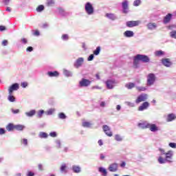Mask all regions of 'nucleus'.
I'll return each mask as SVG.
<instances>
[{
	"mask_svg": "<svg viewBox=\"0 0 176 176\" xmlns=\"http://www.w3.org/2000/svg\"><path fill=\"white\" fill-rule=\"evenodd\" d=\"M140 61L142 63H149L151 59L149 56L142 54H137L133 57V68H138L140 65Z\"/></svg>",
	"mask_w": 176,
	"mask_h": 176,
	"instance_id": "f257e3e1",
	"label": "nucleus"
},
{
	"mask_svg": "<svg viewBox=\"0 0 176 176\" xmlns=\"http://www.w3.org/2000/svg\"><path fill=\"white\" fill-rule=\"evenodd\" d=\"M85 9L87 14L91 15L94 13V8L90 2L86 3Z\"/></svg>",
	"mask_w": 176,
	"mask_h": 176,
	"instance_id": "f03ea898",
	"label": "nucleus"
},
{
	"mask_svg": "<svg viewBox=\"0 0 176 176\" xmlns=\"http://www.w3.org/2000/svg\"><path fill=\"white\" fill-rule=\"evenodd\" d=\"M156 80V76H155V74H148L147 76V85L148 86H152L153 83H155V81Z\"/></svg>",
	"mask_w": 176,
	"mask_h": 176,
	"instance_id": "7ed1b4c3",
	"label": "nucleus"
},
{
	"mask_svg": "<svg viewBox=\"0 0 176 176\" xmlns=\"http://www.w3.org/2000/svg\"><path fill=\"white\" fill-rule=\"evenodd\" d=\"M141 21H127L126 23V27H129V28H133V27H137L140 25Z\"/></svg>",
	"mask_w": 176,
	"mask_h": 176,
	"instance_id": "20e7f679",
	"label": "nucleus"
},
{
	"mask_svg": "<svg viewBox=\"0 0 176 176\" xmlns=\"http://www.w3.org/2000/svg\"><path fill=\"white\" fill-rule=\"evenodd\" d=\"M148 98V95L143 94L138 96L137 99L135 100L136 104H140V102H142L144 101H146Z\"/></svg>",
	"mask_w": 176,
	"mask_h": 176,
	"instance_id": "39448f33",
	"label": "nucleus"
},
{
	"mask_svg": "<svg viewBox=\"0 0 176 176\" xmlns=\"http://www.w3.org/2000/svg\"><path fill=\"white\" fill-rule=\"evenodd\" d=\"M91 84V81L85 78H82L80 81V86L81 87H87V86H90Z\"/></svg>",
	"mask_w": 176,
	"mask_h": 176,
	"instance_id": "423d86ee",
	"label": "nucleus"
},
{
	"mask_svg": "<svg viewBox=\"0 0 176 176\" xmlns=\"http://www.w3.org/2000/svg\"><path fill=\"white\" fill-rule=\"evenodd\" d=\"M19 87L18 83L12 84L8 89V94H12L13 91H17Z\"/></svg>",
	"mask_w": 176,
	"mask_h": 176,
	"instance_id": "0eeeda50",
	"label": "nucleus"
},
{
	"mask_svg": "<svg viewBox=\"0 0 176 176\" xmlns=\"http://www.w3.org/2000/svg\"><path fill=\"white\" fill-rule=\"evenodd\" d=\"M122 9H123V13L125 14L129 13V1H124L122 2Z\"/></svg>",
	"mask_w": 176,
	"mask_h": 176,
	"instance_id": "6e6552de",
	"label": "nucleus"
},
{
	"mask_svg": "<svg viewBox=\"0 0 176 176\" xmlns=\"http://www.w3.org/2000/svg\"><path fill=\"white\" fill-rule=\"evenodd\" d=\"M103 131H104L106 135H108V137H112L113 134L111 131V129L107 125L103 126Z\"/></svg>",
	"mask_w": 176,
	"mask_h": 176,
	"instance_id": "1a4fd4ad",
	"label": "nucleus"
},
{
	"mask_svg": "<svg viewBox=\"0 0 176 176\" xmlns=\"http://www.w3.org/2000/svg\"><path fill=\"white\" fill-rule=\"evenodd\" d=\"M116 82L114 80H108L106 81V85L107 89H113V86H115V84Z\"/></svg>",
	"mask_w": 176,
	"mask_h": 176,
	"instance_id": "9d476101",
	"label": "nucleus"
},
{
	"mask_svg": "<svg viewBox=\"0 0 176 176\" xmlns=\"http://www.w3.org/2000/svg\"><path fill=\"white\" fill-rule=\"evenodd\" d=\"M171 19H173V14L168 13L164 17L163 23L164 24H168L170 21H171Z\"/></svg>",
	"mask_w": 176,
	"mask_h": 176,
	"instance_id": "9b49d317",
	"label": "nucleus"
},
{
	"mask_svg": "<svg viewBox=\"0 0 176 176\" xmlns=\"http://www.w3.org/2000/svg\"><path fill=\"white\" fill-rule=\"evenodd\" d=\"M149 107V102H144L138 107V111H145V109H148V107Z\"/></svg>",
	"mask_w": 176,
	"mask_h": 176,
	"instance_id": "f8f14e48",
	"label": "nucleus"
},
{
	"mask_svg": "<svg viewBox=\"0 0 176 176\" xmlns=\"http://www.w3.org/2000/svg\"><path fill=\"white\" fill-rule=\"evenodd\" d=\"M83 61H84V59L83 58H78L75 63H74V67L76 68H79V67H80L82 65V64H83Z\"/></svg>",
	"mask_w": 176,
	"mask_h": 176,
	"instance_id": "ddd939ff",
	"label": "nucleus"
},
{
	"mask_svg": "<svg viewBox=\"0 0 176 176\" xmlns=\"http://www.w3.org/2000/svg\"><path fill=\"white\" fill-rule=\"evenodd\" d=\"M148 129H149L150 131H153V133L159 131V127L155 124H148Z\"/></svg>",
	"mask_w": 176,
	"mask_h": 176,
	"instance_id": "4468645a",
	"label": "nucleus"
},
{
	"mask_svg": "<svg viewBox=\"0 0 176 176\" xmlns=\"http://www.w3.org/2000/svg\"><path fill=\"white\" fill-rule=\"evenodd\" d=\"M162 63L164 67H171V61L170 60V58H164L162 59Z\"/></svg>",
	"mask_w": 176,
	"mask_h": 176,
	"instance_id": "2eb2a0df",
	"label": "nucleus"
},
{
	"mask_svg": "<svg viewBox=\"0 0 176 176\" xmlns=\"http://www.w3.org/2000/svg\"><path fill=\"white\" fill-rule=\"evenodd\" d=\"M109 170L111 173H116V171H118V164H111L109 166Z\"/></svg>",
	"mask_w": 176,
	"mask_h": 176,
	"instance_id": "dca6fc26",
	"label": "nucleus"
},
{
	"mask_svg": "<svg viewBox=\"0 0 176 176\" xmlns=\"http://www.w3.org/2000/svg\"><path fill=\"white\" fill-rule=\"evenodd\" d=\"M47 75H48V76H50V78H57V76H58L60 75V74L58 73V72L57 71H54V72H48L47 73Z\"/></svg>",
	"mask_w": 176,
	"mask_h": 176,
	"instance_id": "f3484780",
	"label": "nucleus"
},
{
	"mask_svg": "<svg viewBox=\"0 0 176 176\" xmlns=\"http://www.w3.org/2000/svg\"><path fill=\"white\" fill-rule=\"evenodd\" d=\"M6 129L7 131H14L15 130V125L13 123H9L6 126Z\"/></svg>",
	"mask_w": 176,
	"mask_h": 176,
	"instance_id": "a211bd4d",
	"label": "nucleus"
},
{
	"mask_svg": "<svg viewBox=\"0 0 176 176\" xmlns=\"http://www.w3.org/2000/svg\"><path fill=\"white\" fill-rule=\"evenodd\" d=\"M176 116L174 113H170L168 115L166 118V122H173V120H175Z\"/></svg>",
	"mask_w": 176,
	"mask_h": 176,
	"instance_id": "6ab92c4d",
	"label": "nucleus"
},
{
	"mask_svg": "<svg viewBox=\"0 0 176 176\" xmlns=\"http://www.w3.org/2000/svg\"><path fill=\"white\" fill-rule=\"evenodd\" d=\"M148 30H155L156 27H157V25H156L155 23H148L146 25Z\"/></svg>",
	"mask_w": 176,
	"mask_h": 176,
	"instance_id": "aec40b11",
	"label": "nucleus"
},
{
	"mask_svg": "<svg viewBox=\"0 0 176 176\" xmlns=\"http://www.w3.org/2000/svg\"><path fill=\"white\" fill-rule=\"evenodd\" d=\"M124 35L126 38H131V36H134V32H133V31L126 30L124 32Z\"/></svg>",
	"mask_w": 176,
	"mask_h": 176,
	"instance_id": "412c9836",
	"label": "nucleus"
},
{
	"mask_svg": "<svg viewBox=\"0 0 176 176\" xmlns=\"http://www.w3.org/2000/svg\"><path fill=\"white\" fill-rule=\"evenodd\" d=\"M165 155H166L165 160H166L167 162H170V160L171 159V157H173V152L168 151L166 153H165Z\"/></svg>",
	"mask_w": 176,
	"mask_h": 176,
	"instance_id": "4be33fe9",
	"label": "nucleus"
},
{
	"mask_svg": "<svg viewBox=\"0 0 176 176\" xmlns=\"http://www.w3.org/2000/svg\"><path fill=\"white\" fill-rule=\"evenodd\" d=\"M25 127V126H24V125L17 124V125H15V130H17V131H23Z\"/></svg>",
	"mask_w": 176,
	"mask_h": 176,
	"instance_id": "5701e85b",
	"label": "nucleus"
},
{
	"mask_svg": "<svg viewBox=\"0 0 176 176\" xmlns=\"http://www.w3.org/2000/svg\"><path fill=\"white\" fill-rule=\"evenodd\" d=\"M149 125V123L147 122H143V123H139L138 126L140 127V129H148V126Z\"/></svg>",
	"mask_w": 176,
	"mask_h": 176,
	"instance_id": "b1692460",
	"label": "nucleus"
},
{
	"mask_svg": "<svg viewBox=\"0 0 176 176\" xmlns=\"http://www.w3.org/2000/svg\"><path fill=\"white\" fill-rule=\"evenodd\" d=\"M35 113H36V111L35 110H31L29 112H26L25 115H26V116L31 118V117L34 116V115H35Z\"/></svg>",
	"mask_w": 176,
	"mask_h": 176,
	"instance_id": "393cba45",
	"label": "nucleus"
},
{
	"mask_svg": "<svg viewBox=\"0 0 176 176\" xmlns=\"http://www.w3.org/2000/svg\"><path fill=\"white\" fill-rule=\"evenodd\" d=\"M49 135H47V133H45V132H40L38 137L40 138H47Z\"/></svg>",
	"mask_w": 176,
	"mask_h": 176,
	"instance_id": "a878e982",
	"label": "nucleus"
},
{
	"mask_svg": "<svg viewBox=\"0 0 176 176\" xmlns=\"http://www.w3.org/2000/svg\"><path fill=\"white\" fill-rule=\"evenodd\" d=\"M125 87H127L129 89H131L135 87V84H134L133 82H129V84H126Z\"/></svg>",
	"mask_w": 176,
	"mask_h": 176,
	"instance_id": "bb28decb",
	"label": "nucleus"
},
{
	"mask_svg": "<svg viewBox=\"0 0 176 176\" xmlns=\"http://www.w3.org/2000/svg\"><path fill=\"white\" fill-rule=\"evenodd\" d=\"M106 17H108V19H110V20H115L116 19L115 14L109 13L106 14Z\"/></svg>",
	"mask_w": 176,
	"mask_h": 176,
	"instance_id": "cd10ccee",
	"label": "nucleus"
},
{
	"mask_svg": "<svg viewBox=\"0 0 176 176\" xmlns=\"http://www.w3.org/2000/svg\"><path fill=\"white\" fill-rule=\"evenodd\" d=\"M100 52H101V47H97L96 50L94 51V54L95 56H98Z\"/></svg>",
	"mask_w": 176,
	"mask_h": 176,
	"instance_id": "c85d7f7f",
	"label": "nucleus"
},
{
	"mask_svg": "<svg viewBox=\"0 0 176 176\" xmlns=\"http://www.w3.org/2000/svg\"><path fill=\"white\" fill-rule=\"evenodd\" d=\"M99 171L100 173H102L104 176H107V175L108 174V173L107 172V169L104 168H99Z\"/></svg>",
	"mask_w": 176,
	"mask_h": 176,
	"instance_id": "c756f323",
	"label": "nucleus"
},
{
	"mask_svg": "<svg viewBox=\"0 0 176 176\" xmlns=\"http://www.w3.org/2000/svg\"><path fill=\"white\" fill-rule=\"evenodd\" d=\"M163 54H164V52H163L162 50L156 51L155 53V55L157 57H160V56H163Z\"/></svg>",
	"mask_w": 176,
	"mask_h": 176,
	"instance_id": "7c9ffc66",
	"label": "nucleus"
},
{
	"mask_svg": "<svg viewBox=\"0 0 176 176\" xmlns=\"http://www.w3.org/2000/svg\"><path fill=\"white\" fill-rule=\"evenodd\" d=\"M8 100L10 101V102H14V101H16V98L14 96H12V94H9Z\"/></svg>",
	"mask_w": 176,
	"mask_h": 176,
	"instance_id": "2f4dec72",
	"label": "nucleus"
},
{
	"mask_svg": "<svg viewBox=\"0 0 176 176\" xmlns=\"http://www.w3.org/2000/svg\"><path fill=\"white\" fill-rule=\"evenodd\" d=\"M47 6H53L54 5V0H47Z\"/></svg>",
	"mask_w": 176,
	"mask_h": 176,
	"instance_id": "473e14b6",
	"label": "nucleus"
},
{
	"mask_svg": "<svg viewBox=\"0 0 176 176\" xmlns=\"http://www.w3.org/2000/svg\"><path fill=\"white\" fill-rule=\"evenodd\" d=\"M73 171L74 173H80V167L79 166H73Z\"/></svg>",
	"mask_w": 176,
	"mask_h": 176,
	"instance_id": "72a5a7b5",
	"label": "nucleus"
},
{
	"mask_svg": "<svg viewBox=\"0 0 176 176\" xmlns=\"http://www.w3.org/2000/svg\"><path fill=\"white\" fill-rule=\"evenodd\" d=\"M170 38H173V39H176V31H172L170 32Z\"/></svg>",
	"mask_w": 176,
	"mask_h": 176,
	"instance_id": "f704fd0d",
	"label": "nucleus"
},
{
	"mask_svg": "<svg viewBox=\"0 0 176 176\" xmlns=\"http://www.w3.org/2000/svg\"><path fill=\"white\" fill-rule=\"evenodd\" d=\"M115 140L116 141H118V142L123 141V138H122V136H120V135H116Z\"/></svg>",
	"mask_w": 176,
	"mask_h": 176,
	"instance_id": "c9c22d12",
	"label": "nucleus"
},
{
	"mask_svg": "<svg viewBox=\"0 0 176 176\" xmlns=\"http://www.w3.org/2000/svg\"><path fill=\"white\" fill-rule=\"evenodd\" d=\"M136 89L138 91H145L146 90V88L145 87H137Z\"/></svg>",
	"mask_w": 176,
	"mask_h": 176,
	"instance_id": "e433bc0d",
	"label": "nucleus"
},
{
	"mask_svg": "<svg viewBox=\"0 0 176 176\" xmlns=\"http://www.w3.org/2000/svg\"><path fill=\"white\" fill-rule=\"evenodd\" d=\"M54 109H50L48 111H47L46 114L47 115H53L54 113Z\"/></svg>",
	"mask_w": 176,
	"mask_h": 176,
	"instance_id": "4c0bfd02",
	"label": "nucleus"
},
{
	"mask_svg": "<svg viewBox=\"0 0 176 176\" xmlns=\"http://www.w3.org/2000/svg\"><path fill=\"white\" fill-rule=\"evenodd\" d=\"M83 127H90L91 126V124L89 122H82Z\"/></svg>",
	"mask_w": 176,
	"mask_h": 176,
	"instance_id": "58836bf2",
	"label": "nucleus"
},
{
	"mask_svg": "<svg viewBox=\"0 0 176 176\" xmlns=\"http://www.w3.org/2000/svg\"><path fill=\"white\" fill-rule=\"evenodd\" d=\"M44 9H45V6H43V5H40L36 8V10L37 12H42V10H43Z\"/></svg>",
	"mask_w": 176,
	"mask_h": 176,
	"instance_id": "ea45409f",
	"label": "nucleus"
},
{
	"mask_svg": "<svg viewBox=\"0 0 176 176\" xmlns=\"http://www.w3.org/2000/svg\"><path fill=\"white\" fill-rule=\"evenodd\" d=\"M59 119H65L67 118V116L64 114V113H60L58 114Z\"/></svg>",
	"mask_w": 176,
	"mask_h": 176,
	"instance_id": "a19ab883",
	"label": "nucleus"
},
{
	"mask_svg": "<svg viewBox=\"0 0 176 176\" xmlns=\"http://www.w3.org/2000/svg\"><path fill=\"white\" fill-rule=\"evenodd\" d=\"M158 162L160 164H163L166 163V160H164L162 157H160L158 158Z\"/></svg>",
	"mask_w": 176,
	"mask_h": 176,
	"instance_id": "79ce46f5",
	"label": "nucleus"
},
{
	"mask_svg": "<svg viewBox=\"0 0 176 176\" xmlns=\"http://www.w3.org/2000/svg\"><path fill=\"white\" fill-rule=\"evenodd\" d=\"M66 168H67V165L63 164V165H62L61 167H60V171H61L62 173H65Z\"/></svg>",
	"mask_w": 176,
	"mask_h": 176,
	"instance_id": "37998d69",
	"label": "nucleus"
},
{
	"mask_svg": "<svg viewBox=\"0 0 176 176\" xmlns=\"http://www.w3.org/2000/svg\"><path fill=\"white\" fill-rule=\"evenodd\" d=\"M141 4V0H135L133 3L134 6H140Z\"/></svg>",
	"mask_w": 176,
	"mask_h": 176,
	"instance_id": "c03bdc74",
	"label": "nucleus"
},
{
	"mask_svg": "<svg viewBox=\"0 0 176 176\" xmlns=\"http://www.w3.org/2000/svg\"><path fill=\"white\" fill-rule=\"evenodd\" d=\"M45 113V111L43 110H40L38 113V117L42 118V116Z\"/></svg>",
	"mask_w": 176,
	"mask_h": 176,
	"instance_id": "a18cd8bd",
	"label": "nucleus"
},
{
	"mask_svg": "<svg viewBox=\"0 0 176 176\" xmlns=\"http://www.w3.org/2000/svg\"><path fill=\"white\" fill-rule=\"evenodd\" d=\"M62 39L63 41H68V39H69L68 34L62 35Z\"/></svg>",
	"mask_w": 176,
	"mask_h": 176,
	"instance_id": "49530a36",
	"label": "nucleus"
},
{
	"mask_svg": "<svg viewBox=\"0 0 176 176\" xmlns=\"http://www.w3.org/2000/svg\"><path fill=\"white\" fill-rule=\"evenodd\" d=\"M94 59V54H91L87 58L88 61H93Z\"/></svg>",
	"mask_w": 176,
	"mask_h": 176,
	"instance_id": "de8ad7c7",
	"label": "nucleus"
},
{
	"mask_svg": "<svg viewBox=\"0 0 176 176\" xmlns=\"http://www.w3.org/2000/svg\"><path fill=\"white\" fill-rule=\"evenodd\" d=\"M64 74L66 75V76H71V72H68V70H64Z\"/></svg>",
	"mask_w": 176,
	"mask_h": 176,
	"instance_id": "09e8293b",
	"label": "nucleus"
},
{
	"mask_svg": "<svg viewBox=\"0 0 176 176\" xmlns=\"http://www.w3.org/2000/svg\"><path fill=\"white\" fill-rule=\"evenodd\" d=\"M169 146H170V148H176V144H175V143L170 142V143H169Z\"/></svg>",
	"mask_w": 176,
	"mask_h": 176,
	"instance_id": "8fccbe9b",
	"label": "nucleus"
},
{
	"mask_svg": "<svg viewBox=\"0 0 176 176\" xmlns=\"http://www.w3.org/2000/svg\"><path fill=\"white\" fill-rule=\"evenodd\" d=\"M50 137L55 138V137H57V133L56 132H51L50 133Z\"/></svg>",
	"mask_w": 176,
	"mask_h": 176,
	"instance_id": "3c124183",
	"label": "nucleus"
},
{
	"mask_svg": "<svg viewBox=\"0 0 176 176\" xmlns=\"http://www.w3.org/2000/svg\"><path fill=\"white\" fill-rule=\"evenodd\" d=\"M34 175H35V173L31 171H28L26 175V176H34Z\"/></svg>",
	"mask_w": 176,
	"mask_h": 176,
	"instance_id": "603ef678",
	"label": "nucleus"
},
{
	"mask_svg": "<svg viewBox=\"0 0 176 176\" xmlns=\"http://www.w3.org/2000/svg\"><path fill=\"white\" fill-rule=\"evenodd\" d=\"M21 85L22 87L25 88V87H27V86H28V83L23 82H21Z\"/></svg>",
	"mask_w": 176,
	"mask_h": 176,
	"instance_id": "864d4df0",
	"label": "nucleus"
},
{
	"mask_svg": "<svg viewBox=\"0 0 176 176\" xmlns=\"http://www.w3.org/2000/svg\"><path fill=\"white\" fill-rule=\"evenodd\" d=\"M5 133H6V131L3 128H0V135L5 134Z\"/></svg>",
	"mask_w": 176,
	"mask_h": 176,
	"instance_id": "5fc2aeb1",
	"label": "nucleus"
},
{
	"mask_svg": "<svg viewBox=\"0 0 176 176\" xmlns=\"http://www.w3.org/2000/svg\"><path fill=\"white\" fill-rule=\"evenodd\" d=\"M38 170H39L40 171H42V170H43V165H42V164H39L38 165Z\"/></svg>",
	"mask_w": 176,
	"mask_h": 176,
	"instance_id": "6e6d98bb",
	"label": "nucleus"
},
{
	"mask_svg": "<svg viewBox=\"0 0 176 176\" xmlns=\"http://www.w3.org/2000/svg\"><path fill=\"white\" fill-rule=\"evenodd\" d=\"M3 46H7L8 45V40H3L2 42Z\"/></svg>",
	"mask_w": 176,
	"mask_h": 176,
	"instance_id": "4d7b16f0",
	"label": "nucleus"
},
{
	"mask_svg": "<svg viewBox=\"0 0 176 176\" xmlns=\"http://www.w3.org/2000/svg\"><path fill=\"white\" fill-rule=\"evenodd\" d=\"M23 145H28V140L27 139H23Z\"/></svg>",
	"mask_w": 176,
	"mask_h": 176,
	"instance_id": "13d9d810",
	"label": "nucleus"
},
{
	"mask_svg": "<svg viewBox=\"0 0 176 176\" xmlns=\"http://www.w3.org/2000/svg\"><path fill=\"white\" fill-rule=\"evenodd\" d=\"M34 35L35 36H39L40 33H39V32H38V30H36V31L34 32Z\"/></svg>",
	"mask_w": 176,
	"mask_h": 176,
	"instance_id": "bf43d9fd",
	"label": "nucleus"
},
{
	"mask_svg": "<svg viewBox=\"0 0 176 176\" xmlns=\"http://www.w3.org/2000/svg\"><path fill=\"white\" fill-rule=\"evenodd\" d=\"M6 30V27L3 25L0 26V31H5Z\"/></svg>",
	"mask_w": 176,
	"mask_h": 176,
	"instance_id": "052dcab7",
	"label": "nucleus"
},
{
	"mask_svg": "<svg viewBox=\"0 0 176 176\" xmlns=\"http://www.w3.org/2000/svg\"><path fill=\"white\" fill-rule=\"evenodd\" d=\"M27 52H32V50H34V48L32 47H28L26 49Z\"/></svg>",
	"mask_w": 176,
	"mask_h": 176,
	"instance_id": "680f3d73",
	"label": "nucleus"
},
{
	"mask_svg": "<svg viewBox=\"0 0 176 176\" xmlns=\"http://www.w3.org/2000/svg\"><path fill=\"white\" fill-rule=\"evenodd\" d=\"M12 112L14 113H19V112H20V109H17L15 110H12Z\"/></svg>",
	"mask_w": 176,
	"mask_h": 176,
	"instance_id": "e2e57ef3",
	"label": "nucleus"
},
{
	"mask_svg": "<svg viewBox=\"0 0 176 176\" xmlns=\"http://www.w3.org/2000/svg\"><path fill=\"white\" fill-rule=\"evenodd\" d=\"M21 42H22V43H24V44H25V43H27V38H23L22 39H21Z\"/></svg>",
	"mask_w": 176,
	"mask_h": 176,
	"instance_id": "0e129e2a",
	"label": "nucleus"
},
{
	"mask_svg": "<svg viewBox=\"0 0 176 176\" xmlns=\"http://www.w3.org/2000/svg\"><path fill=\"white\" fill-rule=\"evenodd\" d=\"M98 144L100 145V146H102V145H103L102 140H99Z\"/></svg>",
	"mask_w": 176,
	"mask_h": 176,
	"instance_id": "69168bd1",
	"label": "nucleus"
},
{
	"mask_svg": "<svg viewBox=\"0 0 176 176\" xmlns=\"http://www.w3.org/2000/svg\"><path fill=\"white\" fill-rule=\"evenodd\" d=\"M125 166H126V162H122L120 164V167H125Z\"/></svg>",
	"mask_w": 176,
	"mask_h": 176,
	"instance_id": "338daca9",
	"label": "nucleus"
},
{
	"mask_svg": "<svg viewBox=\"0 0 176 176\" xmlns=\"http://www.w3.org/2000/svg\"><path fill=\"white\" fill-rule=\"evenodd\" d=\"M100 107H105V102H101Z\"/></svg>",
	"mask_w": 176,
	"mask_h": 176,
	"instance_id": "774afa93",
	"label": "nucleus"
}]
</instances>
